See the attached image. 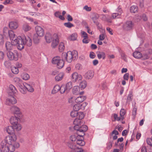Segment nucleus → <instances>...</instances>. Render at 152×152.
<instances>
[{
    "instance_id": "obj_1",
    "label": "nucleus",
    "mask_w": 152,
    "mask_h": 152,
    "mask_svg": "<svg viewBox=\"0 0 152 152\" xmlns=\"http://www.w3.org/2000/svg\"><path fill=\"white\" fill-rule=\"evenodd\" d=\"M84 117V115L82 112H78L77 115L73 121L75 125L74 127L75 130H77L78 132L86 131L88 130L87 126L84 125V122L82 120Z\"/></svg>"
},
{
    "instance_id": "obj_2",
    "label": "nucleus",
    "mask_w": 152,
    "mask_h": 152,
    "mask_svg": "<svg viewBox=\"0 0 152 152\" xmlns=\"http://www.w3.org/2000/svg\"><path fill=\"white\" fill-rule=\"evenodd\" d=\"M15 41L17 42V48L20 50L24 48V45L30 47L32 45L31 39L28 36H24L23 38L19 36Z\"/></svg>"
},
{
    "instance_id": "obj_3",
    "label": "nucleus",
    "mask_w": 152,
    "mask_h": 152,
    "mask_svg": "<svg viewBox=\"0 0 152 152\" xmlns=\"http://www.w3.org/2000/svg\"><path fill=\"white\" fill-rule=\"evenodd\" d=\"M17 139L15 135H10L6 137L5 139L2 141L0 145L3 150V152H9L8 145H11Z\"/></svg>"
},
{
    "instance_id": "obj_4",
    "label": "nucleus",
    "mask_w": 152,
    "mask_h": 152,
    "mask_svg": "<svg viewBox=\"0 0 152 152\" xmlns=\"http://www.w3.org/2000/svg\"><path fill=\"white\" fill-rule=\"evenodd\" d=\"M62 58L69 63L71 62L73 60H75L78 57L77 52L73 50L72 52L69 51L67 53L63 52L62 54Z\"/></svg>"
},
{
    "instance_id": "obj_5",
    "label": "nucleus",
    "mask_w": 152,
    "mask_h": 152,
    "mask_svg": "<svg viewBox=\"0 0 152 152\" xmlns=\"http://www.w3.org/2000/svg\"><path fill=\"white\" fill-rule=\"evenodd\" d=\"M20 118L18 116L15 115L12 117L10 119V124L17 131L20 130L22 128L21 125L18 123V121L20 120Z\"/></svg>"
},
{
    "instance_id": "obj_6",
    "label": "nucleus",
    "mask_w": 152,
    "mask_h": 152,
    "mask_svg": "<svg viewBox=\"0 0 152 152\" xmlns=\"http://www.w3.org/2000/svg\"><path fill=\"white\" fill-rule=\"evenodd\" d=\"M134 26V23L132 21L127 20L124 24L123 28L126 31H129L132 30Z\"/></svg>"
},
{
    "instance_id": "obj_7",
    "label": "nucleus",
    "mask_w": 152,
    "mask_h": 152,
    "mask_svg": "<svg viewBox=\"0 0 152 152\" xmlns=\"http://www.w3.org/2000/svg\"><path fill=\"white\" fill-rule=\"evenodd\" d=\"M15 53H14L10 51H9L7 53V56L8 58L10 60L17 61L18 59V53L16 51Z\"/></svg>"
},
{
    "instance_id": "obj_8",
    "label": "nucleus",
    "mask_w": 152,
    "mask_h": 152,
    "mask_svg": "<svg viewBox=\"0 0 152 152\" xmlns=\"http://www.w3.org/2000/svg\"><path fill=\"white\" fill-rule=\"evenodd\" d=\"M9 90L8 94L10 96H15V94L17 92V90L15 87L12 85L10 84L9 86Z\"/></svg>"
},
{
    "instance_id": "obj_9",
    "label": "nucleus",
    "mask_w": 152,
    "mask_h": 152,
    "mask_svg": "<svg viewBox=\"0 0 152 152\" xmlns=\"http://www.w3.org/2000/svg\"><path fill=\"white\" fill-rule=\"evenodd\" d=\"M53 40L51 44L52 47L55 48L58 43V37L57 34H54L53 35Z\"/></svg>"
},
{
    "instance_id": "obj_10",
    "label": "nucleus",
    "mask_w": 152,
    "mask_h": 152,
    "mask_svg": "<svg viewBox=\"0 0 152 152\" xmlns=\"http://www.w3.org/2000/svg\"><path fill=\"white\" fill-rule=\"evenodd\" d=\"M72 81L75 82L77 81L81 80L82 77L80 75L78 74L76 72H75L72 74Z\"/></svg>"
},
{
    "instance_id": "obj_11",
    "label": "nucleus",
    "mask_w": 152,
    "mask_h": 152,
    "mask_svg": "<svg viewBox=\"0 0 152 152\" xmlns=\"http://www.w3.org/2000/svg\"><path fill=\"white\" fill-rule=\"evenodd\" d=\"M11 110L13 111L15 115H16V116H18L19 118H21L22 116V115L18 107L13 106L11 107Z\"/></svg>"
},
{
    "instance_id": "obj_12",
    "label": "nucleus",
    "mask_w": 152,
    "mask_h": 152,
    "mask_svg": "<svg viewBox=\"0 0 152 152\" xmlns=\"http://www.w3.org/2000/svg\"><path fill=\"white\" fill-rule=\"evenodd\" d=\"M15 96H10V98H7L6 99V104L8 105H10L11 104H14L17 103V100L14 97Z\"/></svg>"
},
{
    "instance_id": "obj_13",
    "label": "nucleus",
    "mask_w": 152,
    "mask_h": 152,
    "mask_svg": "<svg viewBox=\"0 0 152 152\" xmlns=\"http://www.w3.org/2000/svg\"><path fill=\"white\" fill-rule=\"evenodd\" d=\"M26 83H23L22 84H18L19 90L23 94H25L27 92V88L26 86Z\"/></svg>"
},
{
    "instance_id": "obj_14",
    "label": "nucleus",
    "mask_w": 152,
    "mask_h": 152,
    "mask_svg": "<svg viewBox=\"0 0 152 152\" xmlns=\"http://www.w3.org/2000/svg\"><path fill=\"white\" fill-rule=\"evenodd\" d=\"M8 35L10 39L13 41L15 43L16 45H17V42L15 41V40L18 38V36L17 37L14 34L13 31L11 30H10V31H9Z\"/></svg>"
},
{
    "instance_id": "obj_15",
    "label": "nucleus",
    "mask_w": 152,
    "mask_h": 152,
    "mask_svg": "<svg viewBox=\"0 0 152 152\" xmlns=\"http://www.w3.org/2000/svg\"><path fill=\"white\" fill-rule=\"evenodd\" d=\"M15 42L13 44L9 42H6L5 44L6 50L8 51L12 50L15 47Z\"/></svg>"
},
{
    "instance_id": "obj_16",
    "label": "nucleus",
    "mask_w": 152,
    "mask_h": 152,
    "mask_svg": "<svg viewBox=\"0 0 152 152\" xmlns=\"http://www.w3.org/2000/svg\"><path fill=\"white\" fill-rule=\"evenodd\" d=\"M35 30L37 34L39 37H42L44 35V31L43 29L41 27L37 26L35 27Z\"/></svg>"
},
{
    "instance_id": "obj_17",
    "label": "nucleus",
    "mask_w": 152,
    "mask_h": 152,
    "mask_svg": "<svg viewBox=\"0 0 152 152\" xmlns=\"http://www.w3.org/2000/svg\"><path fill=\"white\" fill-rule=\"evenodd\" d=\"M94 73L92 70L88 71L85 75L84 77L86 79H90L94 77Z\"/></svg>"
},
{
    "instance_id": "obj_18",
    "label": "nucleus",
    "mask_w": 152,
    "mask_h": 152,
    "mask_svg": "<svg viewBox=\"0 0 152 152\" xmlns=\"http://www.w3.org/2000/svg\"><path fill=\"white\" fill-rule=\"evenodd\" d=\"M76 130V134H77V136L76 141L78 140H80L81 139H82V140H83V136L85 135L84 133L86 131L82 132H78V131L77 130Z\"/></svg>"
},
{
    "instance_id": "obj_19",
    "label": "nucleus",
    "mask_w": 152,
    "mask_h": 152,
    "mask_svg": "<svg viewBox=\"0 0 152 152\" xmlns=\"http://www.w3.org/2000/svg\"><path fill=\"white\" fill-rule=\"evenodd\" d=\"M14 129H15L13 126H9L7 128L6 132L10 135H15L14 133Z\"/></svg>"
},
{
    "instance_id": "obj_20",
    "label": "nucleus",
    "mask_w": 152,
    "mask_h": 152,
    "mask_svg": "<svg viewBox=\"0 0 152 152\" xmlns=\"http://www.w3.org/2000/svg\"><path fill=\"white\" fill-rule=\"evenodd\" d=\"M9 26L10 29H15L18 27V25L16 22L12 21L9 23Z\"/></svg>"
},
{
    "instance_id": "obj_21",
    "label": "nucleus",
    "mask_w": 152,
    "mask_h": 152,
    "mask_svg": "<svg viewBox=\"0 0 152 152\" xmlns=\"http://www.w3.org/2000/svg\"><path fill=\"white\" fill-rule=\"evenodd\" d=\"M86 99V97L85 96H80L77 97L75 99V102L78 104H80L83 102Z\"/></svg>"
},
{
    "instance_id": "obj_22",
    "label": "nucleus",
    "mask_w": 152,
    "mask_h": 152,
    "mask_svg": "<svg viewBox=\"0 0 152 152\" xmlns=\"http://www.w3.org/2000/svg\"><path fill=\"white\" fill-rule=\"evenodd\" d=\"M45 37L46 42L48 43L50 42L53 39V37H52L51 34L49 33L46 34Z\"/></svg>"
},
{
    "instance_id": "obj_23",
    "label": "nucleus",
    "mask_w": 152,
    "mask_h": 152,
    "mask_svg": "<svg viewBox=\"0 0 152 152\" xmlns=\"http://www.w3.org/2000/svg\"><path fill=\"white\" fill-rule=\"evenodd\" d=\"M96 53L97 57L99 59H100L102 58L104 60L105 58L106 55L104 52L98 51L96 52Z\"/></svg>"
},
{
    "instance_id": "obj_24",
    "label": "nucleus",
    "mask_w": 152,
    "mask_h": 152,
    "mask_svg": "<svg viewBox=\"0 0 152 152\" xmlns=\"http://www.w3.org/2000/svg\"><path fill=\"white\" fill-rule=\"evenodd\" d=\"M30 84H28L26 83V87H27V90L30 92H33L34 91V89L32 87V85H34V83L33 82H31Z\"/></svg>"
},
{
    "instance_id": "obj_25",
    "label": "nucleus",
    "mask_w": 152,
    "mask_h": 152,
    "mask_svg": "<svg viewBox=\"0 0 152 152\" xmlns=\"http://www.w3.org/2000/svg\"><path fill=\"white\" fill-rule=\"evenodd\" d=\"M31 28V27L29 26L28 24L27 23H24L23 25L22 29L25 31L26 32L29 31Z\"/></svg>"
},
{
    "instance_id": "obj_26",
    "label": "nucleus",
    "mask_w": 152,
    "mask_h": 152,
    "mask_svg": "<svg viewBox=\"0 0 152 152\" xmlns=\"http://www.w3.org/2000/svg\"><path fill=\"white\" fill-rule=\"evenodd\" d=\"M119 149H114L113 150V152H119L120 151H121V152L123 151L124 146V144L123 143H119Z\"/></svg>"
},
{
    "instance_id": "obj_27",
    "label": "nucleus",
    "mask_w": 152,
    "mask_h": 152,
    "mask_svg": "<svg viewBox=\"0 0 152 152\" xmlns=\"http://www.w3.org/2000/svg\"><path fill=\"white\" fill-rule=\"evenodd\" d=\"M64 74L63 73H60L58 75L55 77L56 80L59 81L61 80L63 78Z\"/></svg>"
},
{
    "instance_id": "obj_28",
    "label": "nucleus",
    "mask_w": 152,
    "mask_h": 152,
    "mask_svg": "<svg viewBox=\"0 0 152 152\" xmlns=\"http://www.w3.org/2000/svg\"><path fill=\"white\" fill-rule=\"evenodd\" d=\"M133 56L135 58L139 59L141 58L142 54L140 52L135 51L133 53Z\"/></svg>"
},
{
    "instance_id": "obj_29",
    "label": "nucleus",
    "mask_w": 152,
    "mask_h": 152,
    "mask_svg": "<svg viewBox=\"0 0 152 152\" xmlns=\"http://www.w3.org/2000/svg\"><path fill=\"white\" fill-rule=\"evenodd\" d=\"M60 89V86L58 85H56L54 87L52 91V93L55 94L58 92Z\"/></svg>"
},
{
    "instance_id": "obj_30",
    "label": "nucleus",
    "mask_w": 152,
    "mask_h": 152,
    "mask_svg": "<svg viewBox=\"0 0 152 152\" xmlns=\"http://www.w3.org/2000/svg\"><path fill=\"white\" fill-rule=\"evenodd\" d=\"M64 60L62 59L57 64V66L58 68L61 69L63 67L64 64Z\"/></svg>"
},
{
    "instance_id": "obj_31",
    "label": "nucleus",
    "mask_w": 152,
    "mask_h": 152,
    "mask_svg": "<svg viewBox=\"0 0 152 152\" xmlns=\"http://www.w3.org/2000/svg\"><path fill=\"white\" fill-rule=\"evenodd\" d=\"M79 87L77 86H75L72 89V92L75 95H77L80 93Z\"/></svg>"
},
{
    "instance_id": "obj_32",
    "label": "nucleus",
    "mask_w": 152,
    "mask_h": 152,
    "mask_svg": "<svg viewBox=\"0 0 152 152\" xmlns=\"http://www.w3.org/2000/svg\"><path fill=\"white\" fill-rule=\"evenodd\" d=\"M67 145L69 148L71 149V151L72 150H74L76 146L74 144V143L72 142H69L67 143Z\"/></svg>"
},
{
    "instance_id": "obj_33",
    "label": "nucleus",
    "mask_w": 152,
    "mask_h": 152,
    "mask_svg": "<svg viewBox=\"0 0 152 152\" xmlns=\"http://www.w3.org/2000/svg\"><path fill=\"white\" fill-rule=\"evenodd\" d=\"M72 82H68L65 86L66 89L67 93L68 92L69 90L72 88Z\"/></svg>"
},
{
    "instance_id": "obj_34",
    "label": "nucleus",
    "mask_w": 152,
    "mask_h": 152,
    "mask_svg": "<svg viewBox=\"0 0 152 152\" xmlns=\"http://www.w3.org/2000/svg\"><path fill=\"white\" fill-rule=\"evenodd\" d=\"M61 60L59 56L55 57L53 58L52 63L53 64H57Z\"/></svg>"
},
{
    "instance_id": "obj_35",
    "label": "nucleus",
    "mask_w": 152,
    "mask_h": 152,
    "mask_svg": "<svg viewBox=\"0 0 152 152\" xmlns=\"http://www.w3.org/2000/svg\"><path fill=\"white\" fill-rule=\"evenodd\" d=\"M38 36V35L36 34H34L33 36V39L35 44H38L39 42V38Z\"/></svg>"
},
{
    "instance_id": "obj_36",
    "label": "nucleus",
    "mask_w": 152,
    "mask_h": 152,
    "mask_svg": "<svg viewBox=\"0 0 152 152\" xmlns=\"http://www.w3.org/2000/svg\"><path fill=\"white\" fill-rule=\"evenodd\" d=\"M137 7L136 6H132L130 7V11L131 12L135 13L137 11Z\"/></svg>"
},
{
    "instance_id": "obj_37",
    "label": "nucleus",
    "mask_w": 152,
    "mask_h": 152,
    "mask_svg": "<svg viewBox=\"0 0 152 152\" xmlns=\"http://www.w3.org/2000/svg\"><path fill=\"white\" fill-rule=\"evenodd\" d=\"M87 86V83L86 81H83L80 83L79 84V88H81V89L85 88Z\"/></svg>"
},
{
    "instance_id": "obj_38",
    "label": "nucleus",
    "mask_w": 152,
    "mask_h": 152,
    "mask_svg": "<svg viewBox=\"0 0 152 152\" xmlns=\"http://www.w3.org/2000/svg\"><path fill=\"white\" fill-rule=\"evenodd\" d=\"M132 92L130 91L127 98V103L130 102L132 100Z\"/></svg>"
},
{
    "instance_id": "obj_39",
    "label": "nucleus",
    "mask_w": 152,
    "mask_h": 152,
    "mask_svg": "<svg viewBox=\"0 0 152 152\" xmlns=\"http://www.w3.org/2000/svg\"><path fill=\"white\" fill-rule=\"evenodd\" d=\"M21 76L22 78L25 80H28L30 78L29 75L26 73H23Z\"/></svg>"
},
{
    "instance_id": "obj_40",
    "label": "nucleus",
    "mask_w": 152,
    "mask_h": 152,
    "mask_svg": "<svg viewBox=\"0 0 152 152\" xmlns=\"http://www.w3.org/2000/svg\"><path fill=\"white\" fill-rule=\"evenodd\" d=\"M60 92L61 94H63L64 93L65 91L66 92V87L65 85H62L61 87H60Z\"/></svg>"
},
{
    "instance_id": "obj_41",
    "label": "nucleus",
    "mask_w": 152,
    "mask_h": 152,
    "mask_svg": "<svg viewBox=\"0 0 152 152\" xmlns=\"http://www.w3.org/2000/svg\"><path fill=\"white\" fill-rule=\"evenodd\" d=\"M113 140H112L111 139V138L109 139V142L107 144V149H110L112 146V143Z\"/></svg>"
},
{
    "instance_id": "obj_42",
    "label": "nucleus",
    "mask_w": 152,
    "mask_h": 152,
    "mask_svg": "<svg viewBox=\"0 0 152 152\" xmlns=\"http://www.w3.org/2000/svg\"><path fill=\"white\" fill-rule=\"evenodd\" d=\"M70 37L71 40H75L77 38V34L76 33H74L70 36Z\"/></svg>"
},
{
    "instance_id": "obj_43",
    "label": "nucleus",
    "mask_w": 152,
    "mask_h": 152,
    "mask_svg": "<svg viewBox=\"0 0 152 152\" xmlns=\"http://www.w3.org/2000/svg\"><path fill=\"white\" fill-rule=\"evenodd\" d=\"M77 144L81 146H83L85 145V142L83 140H82L81 139L80 140H78L76 141Z\"/></svg>"
},
{
    "instance_id": "obj_44",
    "label": "nucleus",
    "mask_w": 152,
    "mask_h": 152,
    "mask_svg": "<svg viewBox=\"0 0 152 152\" xmlns=\"http://www.w3.org/2000/svg\"><path fill=\"white\" fill-rule=\"evenodd\" d=\"M80 109V104H75L73 107V109L74 111L78 112L77 111L79 110Z\"/></svg>"
},
{
    "instance_id": "obj_45",
    "label": "nucleus",
    "mask_w": 152,
    "mask_h": 152,
    "mask_svg": "<svg viewBox=\"0 0 152 152\" xmlns=\"http://www.w3.org/2000/svg\"><path fill=\"white\" fill-rule=\"evenodd\" d=\"M10 31V30L8 29V28L7 27H4L3 30V35L5 36H7L9 33V31Z\"/></svg>"
},
{
    "instance_id": "obj_46",
    "label": "nucleus",
    "mask_w": 152,
    "mask_h": 152,
    "mask_svg": "<svg viewBox=\"0 0 152 152\" xmlns=\"http://www.w3.org/2000/svg\"><path fill=\"white\" fill-rule=\"evenodd\" d=\"M64 48L65 47L64 43L63 42H61L60 43L59 45L58 48L59 51L60 52H62L63 51Z\"/></svg>"
},
{
    "instance_id": "obj_47",
    "label": "nucleus",
    "mask_w": 152,
    "mask_h": 152,
    "mask_svg": "<svg viewBox=\"0 0 152 152\" xmlns=\"http://www.w3.org/2000/svg\"><path fill=\"white\" fill-rule=\"evenodd\" d=\"M64 25L65 26L69 28H70L74 26V25L73 24L69 22L67 23H64Z\"/></svg>"
},
{
    "instance_id": "obj_48",
    "label": "nucleus",
    "mask_w": 152,
    "mask_h": 152,
    "mask_svg": "<svg viewBox=\"0 0 152 152\" xmlns=\"http://www.w3.org/2000/svg\"><path fill=\"white\" fill-rule=\"evenodd\" d=\"M8 147L9 148V152L10 151L11 152H13L15 150V147L12 144L8 145Z\"/></svg>"
},
{
    "instance_id": "obj_49",
    "label": "nucleus",
    "mask_w": 152,
    "mask_h": 152,
    "mask_svg": "<svg viewBox=\"0 0 152 152\" xmlns=\"http://www.w3.org/2000/svg\"><path fill=\"white\" fill-rule=\"evenodd\" d=\"M83 150L82 148H80L76 146L74 150L70 151V152H83Z\"/></svg>"
},
{
    "instance_id": "obj_50",
    "label": "nucleus",
    "mask_w": 152,
    "mask_h": 152,
    "mask_svg": "<svg viewBox=\"0 0 152 152\" xmlns=\"http://www.w3.org/2000/svg\"><path fill=\"white\" fill-rule=\"evenodd\" d=\"M11 71L13 73L15 74H17L19 72L18 68L15 67H12L11 69Z\"/></svg>"
},
{
    "instance_id": "obj_51",
    "label": "nucleus",
    "mask_w": 152,
    "mask_h": 152,
    "mask_svg": "<svg viewBox=\"0 0 152 152\" xmlns=\"http://www.w3.org/2000/svg\"><path fill=\"white\" fill-rule=\"evenodd\" d=\"M120 54L122 58L125 61H126V56L125 53L122 51H121Z\"/></svg>"
},
{
    "instance_id": "obj_52",
    "label": "nucleus",
    "mask_w": 152,
    "mask_h": 152,
    "mask_svg": "<svg viewBox=\"0 0 152 152\" xmlns=\"http://www.w3.org/2000/svg\"><path fill=\"white\" fill-rule=\"evenodd\" d=\"M4 38L2 34H0V45H3L4 43Z\"/></svg>"
},
{
    "instance_id": "obj_53",
    "label": "nucleus",
    "mask_w": 152,
    "mask_h": 152,
    "mask_svg": "<svg viewBox=\"0 0 152 152\" xmlns=\"http://www.w3.org/2000/svg\"><path fill=\"white\" fill-rule=\"evenodd\" d=\"M147 143L149 145L151 146V148H152V138H148L146 140Z\"/></svg>"
},
{
    "instance_id": "obj_54",
    "label": "nucleus",
    "mask_w": 152,
    "mask_h": 152,
    "mask_svg": "<svg viewBox=\"0 0 152 152\" xmlns=\"http://www.w3.org/2000/svg\"><path fill=\"white\" fill-rule=\"evenodd\" d=\"M77 114L78 112L73 110L71 112L70 115L72 117H75L76 116L77 117Z\"/></svg>"
},
{
    "instance_id": "obj_55",
    "label": "nucleus",
    "mask_w": 152,
    "mask_h": 152,
    "mask_svg": "<svg viewBox=\"0 0 152 152\" xmlns=\"http://www.w3.org/2000/svg\"><path fill=\"white\" fill-rule=\"evenodd\" d=\"M120 16V14L117 13H113L112 15V18L113 19H114L115 18H118Z\"/></svg>"
},
{
    "instance_id": "obj_56",
    "label": "nucleus",
    "mask_w": 152,
    "mask_h": 152,
    "mask_svg": "<svg viewBox=\"0 0 152 152\" xmlns=\"http://www.w3.org/2000/svg\"><path fill=\"white\" fill-rule=\"evenodd\" d=\"M120 115L121 116H124L126 113L125 110L124 109H121L120 111Z\"/></svg>"
},
{
    "instance_id": "obj_57",
    "label": "nucleus",
    "mask_w": 152,
    "mask_h": 152,
    "mask_svg": "<svg viewBox=\"0 0 152 152\" xmlns=\"http://www.w3.org/2000/svg\"><path fill=\"white\" fill-rule=\"evenodd\" d=\"M70 139L72 141H76L77 136L73 135L70 137Z\"/></svg>"
},
{
    "instance_id": "obj_58",
    "label": "nucleus",
    "mask_w": 152,
    "mask_h": 152,
    "mask_svg": "<svg viewBox=\"0 0 152 152\" xmlns=\"http://www.w3.org/2000/svg\"><path fill=\"white\" fill-rule=\"evenodd\" d=\"M87 104V103L86 102H84L81 104H80V109H82V110L84 109L85 107L86 106Z\"/></svg>"
},
{
    "instance_id": "obj_59",
    "label": "nucleus",
    "mask_w": 152,
    "mask_h": 152,
    "mask_svg": "<svg viewBox=\"0 0 152 152\" xmlns=\"http://www.w3.org/2000/svg\"><path fill=\"white\" fill-rule=\"evenodd\" d=\"M99 18V15L97 14H95L94 16L91 18L92 20H97Z\"/></svg>"
},
{
    "instance_id": "obj_60",
    "label": "nucleus",
    "mask_w": 152,
    "mask_h": 152,
    "mask_svg": "<svg viewBox=\"0 0 152 152\" xmlns=\"http://www.w3.org/2000/svg\"><path fill=\"white\" fill-rule=\"evenodd\" d=\"M13 3V1L11 0H6L4 1L3 4L4 5H7L9 4H12Z\"/></svg>"
},
{
    "instance_id": "obj_61",
    "label": "nucleus",
    "mask_w": 152,
    "mask_h": 152,
    "mask_svg": "<svg viewBox=\"0 0 152 152\" xmlns=\"http://www.w3.org/2000/svg\"><path fill=\"white\" fill-rule=\"evenodd\" d=\"M89 56L91 58L93 59L95 57L96 55L93 52H91L90 53Z\"/></svg>"
},
{
    "instance_id": "obj_62",
    "label": "nucleus",
    "mask_w": 152,
    "mask_h": 152,
    "mask_svg": "<svg viewBox=\"0 0 152 152\" xmlns=\"http://www.w3.org/2000/svg\"><path fill=\"white\" fill-rule=\"evenodd\" d=\"M129 73H126L123 76V78L124 80H128L129 77Z\"/></svg>"
},
{
    "instance_id": "obj_63",
    "label": "nucleus",
    "mask_w": 152,
    "mask_h": 152,
    "mask_svg": "<svg viewBox=\"0 0 152 152\" xmlns=\"http://www.w3.org/2000/svg\"><path fill=\"white\" fill-rule=\"evenodd\" d=\"M116 10L118 12L117 13L120 14V15H121V14L123 12V10L121 8L120 6L118 7Z\"/></svg>"
},
{
    "instance_id": "obj_64",
    "label": "nucleus",
    "mask_w": 152,
    "mask_h": 152,
    "mask_svg": "<svg viewBox=\"0 0 152 152\" xmlns=\"http://www.w3.org/2000/svg\"><path fill=\"white\" fill-rule=\"evenodd\" d=\"M83 9L86 10L87 11H91V8L90 7H88L87 5H86L83 7Z\"/></svg>"
}]
</instances>
